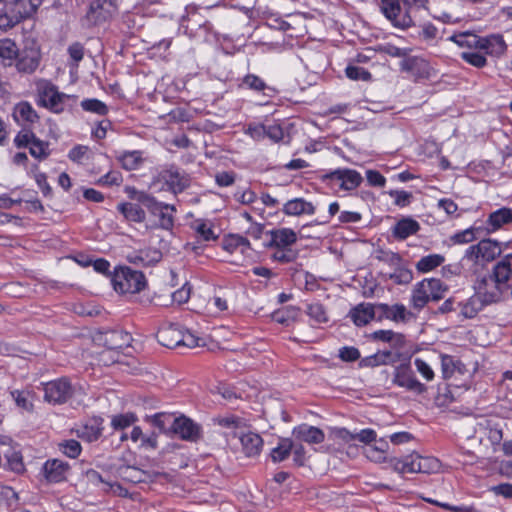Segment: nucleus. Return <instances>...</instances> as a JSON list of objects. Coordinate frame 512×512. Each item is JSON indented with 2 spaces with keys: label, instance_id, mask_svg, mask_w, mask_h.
I'll list each match as a JSON object with an SVG mask.
<instances>
[{
  "label": "nucleus",
  "instance_id": "nucleus-7",
  "mask_svg": "<svg viewBox=\"0 0 512 512\" xmlns=\"http://www.w3.org/2000/svg\"><path fill=\"white\" fill-rule=\"evenodd\" d=\"M115 291L120 293H138L146 286L145 276L142 272L128 267L117 270L112 278Z\"/></svg>",
  "mask_w": 512,
  "mask_h": 512
},
{
  "label": "nucleus",
  "instance_id": "nucleus-10",
  "mask_svg": "<svg viewBox=\"0 0 512 512\" xmlns=\"http://www.w3.org/2000/svg\"><path fill=\"white\" fill-rule=\"evenodd\" d=\"M14 143L18 148H29L30 154L39 160L46 159L49 152V144L35 136L29 129H22L14 138Z\"/></svg>",
  "mask_w": 512,
  "mask_h": 512
},
{
  "label": "nucleus",
  "instance_id": "nucleus-33",
  "mask_svg": "<svg viewBox=\"0 0 512 512\" xmlns=\"http://www.w3.org/2000/svg\"><path fill=\"white\" fill-rule=\"evenodd\" d=\"M441 368L444 379L451 378L455 373L463 375L467 372L466 366L450 355L441 356Z\"/></svg>",
  "mask_w": 512,
  "mask_h": 512
},
{
  "label": "nucleus",
  "instance_id": "nucleus-19",
  "mask_svg": "<svg viewBox=\"0 0 512 512\" xmlns=\"http://www.w3.org/2000/svg\"><path fill=\"white\" fill-rule=\"evenodd\" d=\"M101 341L108 349L117 350L130 346L132 337L123 330H109L102 334Z\"/></svg>",
  "mask_w": 512,
  "mask_h": 512
},
{
  "label": "nucleus",
  "instance_id": "nucleus-23",
  "mask_svg": "<svg viewBox=\"0 0 512 512\" xmlns=\"http://www.w3.org/2000/svg\"><path fill=\"white\" fill-rule=\"evenodd\" d=\"M420 230V224L411 217H403L391 229L392 236L397 240H405Z\"/></svg>",
  "mask_w": 512,
  "mask_h": 512
},
{
  "label": "nucleus",
  "instance_id": "nucleus-9",
  "mask_svg": "<svg viewBox=\"0 0 512 512\" xmlns=\"http://www.w3.org/2000/svg\"><path fill=\"white\" fill-rule=\"evenodd\" d=\"M502 253L501 244L492 239H483L478 244L471 245L464 254V259L473 263L480 260L491 262Z\"/></svg>",
  "mask_w": 512,
  "mask_h": 512
},
{
  "label": "nucleus",
  "instance_id": "nucleus-39",
  "mask_svg": "<svg viewBox=\"0 0 512 512\" xmlns=\"http://www.w3.org/2000/svg\"><path fill=\"white\" fill-rule=\"evenodd\" d=\"M294 443L289 438L280 439L278 445L271 450L270 456L273 462H282L286 460L292 452Z\"/></svg>",
  "mask_w": 512,
  "mask_h": 512
},
{
  "label": "nucleus",
  "instance_id": "nucleus-30",
  "mask_svg": "<svg viewBox=\"0 0 512 512\" xmlns=\"http://www.w3.org/2000/svg\"><path fill=\"white\" fill-rule=\"evenodd\" d=\"M349 316L355 325L364 326L375 317L374 306L371 304H359L350 311Z\"/></svg>",
  "mask_w": 512,
  "mask_h": 512
},
{
  "label": "nucleus",
  "instance_id": "nucleus-50",
  "mask_svg": "<svg viewBox=\"0 0 512 512\" xmlns=\"http://www.w3.org/2000/svg\"><path fill=\"white\" fill-rule=\"evenodd\" d=\"M306 312L317 323H326L328 321L327 313L320 303L309 304Z\"/></svg>",
  "mask_w": 512,
  "mask_h": 512
},
{
  "label": "nucleus",
  "instance_id": "nucleus-5",
  "mask_svg": "<svg viewBox=\"0 0 512 512\" xmlns=\"http://www.w3.org/2000/svg\"><path fill=\"white\" fill-rule=\"evenodd\" d=\"M427 3L428 0H386V19L396 28L407 29L413 25L410 9L426 8Z\"/></svg>",
  "mask_w": 512,
  "mask_h": 512
},
{
  "label": "nucleus",
  "instance_id": "nucleus-48",
  "mask_svg": "<svg viewBox=\"0 0 512 512\" xmlns=\"http://www.w3.org/2000/svg\"><path fill=\"white\" fill-rule=\"evenodd\" d=\"M389 465L394 471L398 473H413L412 455L407 456L404 459H399L396 457L390 458Z\"/></svg>",
  "mask_w": 512,
  "mask_h": 512
},
{
  "label": "nucleus",
  "instance_id": "nucleus-26",
  "mask_svg": "<svg viewBox=\"0 0 512 512\" xmlns=\"http://www.w3.org/2000/svg\"><path fill=\"white\" fill-rule=\"evenodd\" d=\"M390 261L395 264V268L392 272H386V278L398 285L409 284L413 279L412 271L400 265V258L395 254H392Z\"/></svg>",
  "mask_w": 512,
  "mask_h": 512
},
{
  "label": "nucleus",
  "instance_id": "nucleus-60",
  "mask_svg": "<svg viewBox=\"0 0 512 512\" xmlns=\"http://www.w3.org/2000/svg\"><path fill=\"white\" fill-rule=\"evenodd\" d=\"M181 346H186L189 348H194L197 346H201L204 344L202 338L197 337L190 331H183L181 329Z\"/></svg>",
  "mask_w": 512,
  "mask_h": 512
},
{
  "label": "nucleus",
  "instance_id": "nucleus-56",
  "mask_svg": "<svg viewBox=\"0 0 512 512\" xmlns=\"http://www.w3.org/2000/svg\"><path fill=\"white\" fill-rule=\"evenodd\" d=\"M297 258V253L291 248H276L272 259L281 263H290Z\"/></svg>",
  "mask_w": 512,
  "mask_h": 512
},
{
  "label": "nucleus",
  "instance_id": "nucleus-58",
  "mask_svg": "<svg viewBox=\"0 0 512 512\" xmlns=\"http://www.w3.org/2000/svg\"><path fill=\"white\" fill-rule=\"evenodd\" d=\"M68 157L71 161L82 164L89 159V148L83 145L75 146L70 150Z\"/></svg>",
  "mask_w": 512,
  "mask_h": 512
},
{
  "label": "nucleus",
  "instance_id": "nucleus-37",
  "mask_svg": "<svg viewBox=\"0 0 512 512\" xmlns=\"http://www.w3.org/2000/svg\"><path fill=\"white\" fill-rule=\"evenodd\" d=\"M18 48L14 41L5 38L0 40V58L5 66H11L18 55Z\"/></svg>",
  "mask_w": 512,
  "mask_h": 512
},
{
  "label": "nucleus",
  "instance_id": "nucleus-1",
  "mask_svg": "<svg viewBox=\"0 0 512 512\" xmlns=\"http://www.w3.org/2000/svg\"><path fill=\"white\" fill-rule=\"evenodd\" d=\"M395 339V351H386V365L391 363L392 371L389 373L391 382L407 391L416 394H423L427 387L417 380L414 371L410 365V357L405 349V340L402 334H395L386 330V342H392Z\"/></svg>",
  "mask_w": 512,
  "mask_h": 512
},
{
  "label": "nucleus",
  "instance_id": "nucleus-43",
  "mask_svg": "<svg viewBox=\"0 0 512 512\" xmlns=\"http://www.w3.org/2000/svg\"><path fill=\"white\" fill-rule=\"evenodd\" d=\"M118 160L126 170L137 169L143 161L140 151L124 152L118 157Z\"/></svg>",
  "mask_w": 512,
  "mask_h": 512
},
{
  "label": "nucleus",
  "instance_id": "nucleus-18",
  "mask_svg": "<svg viewBox=\"0 0 512 512\" xmlns=\"http://www.w3.org/2000/svg\"><path fill=\"white\" fill-rule=\"evenodd\" d=\"M104 420L102 417H93L89 419L85 424L81 425L76 429V433L79 438L93 442L98 440L103 432Z\"/></svg>",
  "mask_w": 512,
  "mask_h": 512
},
{
  "label": "nucleus",
  "instance_id": "nucleus-17",
  "mask_svg": "<svg viewBox=\"0 0 512 512\" xmlns=\"http://www.w3.org/2000/svg\"><path fill=\"white\" fill-rule=\"evenodd\" d=\"M329 178L337 181L344 190H353L362 182L360 173L352 169H337L330 173Z\"/></svg>",
  "mask_w": 512,
  "mask_h": 512
},
{
  "label": "nucleus",
  "instance_id": "nucleus-20",
  "mask_svg": "<svg viewBox=\"0 0 512 512\" xmlns=\"http://www.w3.org/2000/svg\"><path fill=\"white\" fill-rule=\"evenodd\" d=\"M270 247L290 248L297 241L296 232L290 228H279L269 232Z\"/></svg>",
  "mask_w": 512,
  "mask_h": 512
},
{
  "label": "nucleus",
  "instance_id": "nucleus-41",
  "mask_svg": "<svg viewBox=\"0 0 512 512\" xmlns=\"http://www.w3.org/2000/svg\"><path fill=\"white\" fill-rule=\"evenodd\" d=\"M42 0H8L13 3L15 10L21 17L32 16L40 6Z\"/></svg>",
  "mask_w": 512,
  "mask_h": 512
},
{
  "label": "nucleus",
  "instance_id": "nucleus-51",
  "mask_svg": "<svg viewBox=\"0 0 512 512\" xmlns=\"http://www.w3.org/2000/svg\"><path fill=\"white\" fill-rule=\"evenodd\" d=\"M380 445H377L376 443L372 445H367L364 447V454L366 457L373 461L381 463L384 461V450L382 448L383 443L382 440L379 441Z\"/></svg>",
  "mask_w": 512,
  "mask_h": 512
},
{
  "label": "nucleus",
  "instance_id": "nucleus-16",
  "mask_svg": "<svg viewBox=\"0 0 512 512\" xmlns=\"http://www.w3.org/2000/svg\"><path fill=\"white\" fill-rule=\"evenodd\" d=\"M42 471L48 482L58 483L66 479L69 465L62 460L51 459L45 462Z\"/></svg>",
  "mask_w": 512,
  "mask_h": 512
},
{
  "label": "nucleus",
  "instance_id": "nucleus-3",
  "mask_svg": "<svg viewBox=\"0 0 512 512\" xmlns=\"http://www.w3.org/2000/svg\"><path fill=\"white\" fill-rule=\"evenodd\" d=\"M451 40L461 47L469 48V51L480 50L491 56L503 54L507 47L503 37L500 35L483 38L470 32H462L453 35Z\"/></svg>",
  "mask_w": 512,
  "mask_h": 512
},
{
  "label": "nucleus",
  "instance_id": "nucleus-32",
  "mask_svg": "<svg viewBox=\"0 0 512 512\" xmlns=\"http://www.w3.org/2000/svg\"><path fill=\"white\" fill-rule=\"evenodd\" d=\"M413 473H434L440 468V462L434 457H422L420 455H412Z\"/></svg>",
  "mask_w": 512,
  "mask_h": 512
},
{
  "label": "nucleus",
  "instance_id": "nucleus-54",
  "mask_svg": "<svg viewBox=\"0 0 512 512\" xmlns=\"http://www.w3.org/2000/svg\"><path fill=\"white\" fill-rule=\"evenodd\" d=\"M5 457L7 458L8 468L11 471L16 473L24 471V464L20 452L10 451V453H5Z\"/></svg>",
  "mask_w": 512,
  "mask_h": 512
},
{
  "label": "nucleus",
  "instance_id": "nucleus-14",
  "mask_svg": "<svg viewBox=\"0 0 512 512\" xmlns=\"http://www.w3.org/2000/svg\"><path fill=\"white\" fill-rule=\"evenodd\" d=\"M41 59V53L38 48L30 47L24 48L15 59L16 69L20 73L31 74L39 66Z\"/></svg>",
  "mask_w": 512,
  "mask_h": 512
},
{
  "label": "nucleus",
  "instance_id": "nucleus-25",
  "mask_svg": "<svg viewBox=\"0 0 512 512\" xmlns=\"http://www.w3.org/2000/svg\"><path fill=\"white\" fill-rule=\"evenodd\" d=\"M242 451L247 457H254L260 454L263 446L261 436L254 432H246L239 435Z\"/></svg>",
  "mask_w": 512,
  "mask_h": 512
},
{
  "label": "nucleus",
  "instance_id": "nucleus-63",
  "mask_svg": "<svg viewBox=\"0 0 512 512\" xmlns=\"http://www.w3.org/2000/svg\"><path fill=\"white\" fill-rule=\"evenodd\" d=\"M386 437L389 438L391 444L398 446L402 444H406L411 442L414 439V436L406 431L402 432H391Z\"/></svg>",
  "mask_w": 512,
  "mask_h": 512
},
{
  "label": "nucleus",
  "instance_id": "nucleus-8",
  "mask_svg": "<svg viewBox=\"0 0 512 512\" xmlns=\"http://www.w3.org/2000/svg\"><path fill=\"white\" fill-rule=\"evenodd\" d=\"M38 94V104L51 110L54 113H60L64 110V100L68 96L58 91V88L50 81L40 79L36 82Z\"/></svg>",
  "mask_w": 512,
  "mask_h": 512
},
{
  "label": "nucleus",
  "instance_id": "nucleus-24",
  "mask_svg": "<svg viewBox=\"0 0 512 512\" xmlns=\"http://www.w3.org/2000/svg\"><path fill=\"white\" fill-rule=\"evenodd\" d=\"M293 435L296 439L309 444H319L323 442L325 438L321 429L307 424L295 427L293 429Z\"/></svg>",
  "mask_w": 512,
  "mask_h": 512
},
{
  "label": "nucleus",
  "instance_id": "nucleus-52",
  "mask_svg": "<svg viewBox=\"0 0 512 512\" xmlns=\"http://www.w3.org/2000/svg\"><path fill=\"white\" fill-rule=\"evenodd\" d=\"M346 76L354 81H369L371 74L362 67L355 65H348L345 69Z\"/></svg>",
  "mask_w": 512,
  "mask_h": 512
},
{
  "label": "nucleus",
  "instance_id": "nucleus-42",
  "mask_svg": "<svg viewBox=\"0 0 512 512\" xmlns=\"http://www.w3.org/2000/svg\"><path fill=\"white\" fill-rule=\"evenodd\" d=\"M191 228L195 231L196 235L203 241L216 240L218 236L214 233L212 225L204 220H195L191 224Z\"/></svg>",
  "mask_w": 512,
  "mask_h": 512
},
{
  "label": "nucleus",
  "instance_id": "nucleus-28",
  "mask_svg": "<svg viewBox=\"0 0 512 512\" xmlns=\"http://www.w3.org/2000/svg\"><path fill=\"white\" fill-rule=\"evenodd\" d=\"M415 318L416 315L403 304L386 305V319L397 324H406Z\"/></svg>",
  "mask_w": 512,
  "mask_h": 512
},
{
  "label": "nucleus",
  "instance_id": "nucleus-46",
  "mask_svg": "<svg viewBox=\"0 0 512 512\" xmlns=\"http://www.w3.org/2000/svg\"><path fill=\"white\" fill-rule=\"evenodd\" d=\"M485 55L484 51L480 50L465 51L461 53V58L476 68H482L487 64Z\"/></svg>",
  "mask_w": 512,
  "mask_h": 512
},
{
  "label": "nucleus",
  "instance_id": "nucleus-29",
  "mask_svg": "<svg viewBox=\"0 0 512 512\" xmlns=\"http://www.w3.org/2000/svg\"><path fill=\"white\" fill-rule=\"evenodd\" d=\"M426 287L428 286L425 284V281L422 280L418 282L412 290L410 303L412 308L417 311H421L429 301H432L429 290Z\"/></svg>",
  "mask_w": 512,
  "mask_h": 512
},
{
  "label": "nucleus",
  "instance_id": "nucleus-38",
  "mask_svg": "<svg viewBox=\"0 0 512 512\" xmlns=\"http://www.w3.org/2000/svg\"><path fill=\"white\" fill-rule=\"evenodd\" d=\"M166 183L174 193H180L189 186L190 179L178 171H168Z\"/></svg>",
  "mask_w": 512,
  "mask_h": 512
},
{
  "label": "nucleus",
  "instance_id": "nucleus-6",
  "mask_svg": "<svg viewBox=\"0 0 512 512\" xmlns=\"http://www.w3.org/2000/svg\"><path fill=\"white\" fill-rule=\"evenodd\" d=\"M137 200L148 210V212L158 218L157 226L164 230H171L174 227V214L176 208L173 205L157 201L153 196L141 192Z\"/></svg>",
  "mask_w": 512,
  "mask_h": 512
},
{
  "label": "nucleus",
  "instance_id": "nucleus-15",
  "mask_svg": "<svg viewBox=\"0 0 512 512\" xmlns=\"http://www.w3.org/2000/svg\"><path fill=\"white\" fill-rule=\"evenodd\" d=\"M12 116L14 120L24 127L29 129L39 122V115L32 105L27 101H22L14 106Z\"/></svg>",
  "mask_w": 512,
  "mask_h": 512
},
{
  "label": "nucleus",
  "instance_id": "nucleus-13",
  "mask_svg": "<svg viewBox=\"0 0 512 512\" xmlns=\"http://www.w3.org/2000/svg\"><path fill=\"white\" fill-rule=\"evenodd\" d=\"M475 291L485 303L491 305L501 301L504 288L489 276H484L477 281Z\"/></svg>",
  "mask_w": 512,
  "mask_h": 512
},
{
  "label": "nucleus",
  "instance_id": "nucleus-12",
  "mask_svg": "<svg viewBox=\"0 0 512 512\" xmlns=\"http://www.w3.org/2000/svg\"><path fill=\"white\" fill-rule=\"evenodd\" d=\"M171 432L176 434L180 439L193 443L200 441L203 437L201 425L185 415L176 417L173 420Z\"/></svg>",
  "mask_w": 512,
  "mask_h": 512
},
{
  "label": "nucleus",
  "instance_id": "nucleus-2",
  "mask_svg": "<svg viewBox=\"0 0 512 512\" xmlns=\"http://www.w3.org/2000/svg\"><path fill=\"white\" fill-rule=\"evenodd\" d=\"M409 52L410 49L386 44V54L393 59L388 63L389 68L406 73L414 81L428 79L431 75L429 63L421 57L410 56Z\"/></svg>",
  "mask_w": 512,
  "mask_h": 512
},
{
  "label": "nucleus",
  "instance_id": "nucleus-44",
  "mask_svg": "<svg viewBox=\"0 0 512 512\" xmlns=\"http://www.w3.org/2000/svg\"><path fill=\"white\" fill-rule=\"evenodd\" d=\"M425 284L428 286L430 298L432 301H438L444 297V293L447 290V287L444 286L440 279L430 278L424 279Z\"/></svg>",
  "mask_w": 512,
  "mask_h": 512
},
{
  "label": "nucleus",
  "instance_id": "nucleus-36",
  "mask_svg": "<svg viewBox=\"0 0 512 512\" xmlns=\"http://www.w3.org/2000/svg\"><path fill=\"white\" fill-rule=\"evenodd\" d=\"M300 309L295 306H286L282 309L275 311L272 314V318L275 322L289 326L295 322L299 317Z\"/></svg>",
  "mask_w": 512,
  "mask_h": 512
},
{
  "label": "nucleus",
  "instance_id": "nucleus-45",
  "mask_svg": "<svg viewBox=\"0 0 512 512\" xmlns=\"http://www.w3.org/2000/svg\"><path fill=\"white\" fill-rule=\"evenodd\" d=\"M81 107L84 111L104 116L108 113L107 105L98 99H85L81 101Z\"/></svg>",
  "mask_w": 512,
  "mask_h": 512
},
{
  "label": "nucleus",
  "instance_id": "nucleus-55",
  "mask_svg": "<svg viewBox=\"0 0 512 512\" xmlns=\"http://www.w3.org/2000/svg\"><path fill=\"white\" fill-rule=\"evenodd\" d=\"M388 194L393 203L401 208L408 206L413 198L412 193L403 190H390Z\"/></svg>",
  "mask_w": 512,
  "mask_h": 512
},
{
  "label": "nucleus",
  "instance_id": "nucleus-11",
  "mask_svg": "<svg viewBox=\"0 0 512 512\" xmlns=\"http://www.w3.org/2000/svg\"><path fill=\"white\" fill-rule=\"evenodd\" d=\"M43 390L44 400L51 404L65 403L74 392L70 381L65 377L45 383Z\"/></svg>",
  "mask_w": 512,
  "mask_h": 512
},
{
  "label": "nucleus",
  "instance_id": "nucleus-27",
  "mask_svg": "<svg viewBox=\"0 0 512 512\" xmlns=\"http://www.w3.org/2000/svg\"><path fill=\"white\" fill-rule=\"evenodd\" d=\"M510 258L512 255H506L503 260L498 262L494 267L493 271L490 275H488L491 279H493L496 283L504 288L507 281L510 279L512 274V268L510 263Z\"/></svg>",
  "mask_w": 512,
  "mask_h": 512
},
{
  "label": "nucleus",
  "instance_id": "nucleus-4",
  "mask_svg": "<svg viewBox=\"0 0 512 512\" xmlns=\"http://www.w3.org/2000/svg\"><path fill=\"white\" fill-rule=\"evenodd\" d=\"M211 7H200L194 4L185 7V14L180 18L179 30L190 38L199 36V32L204 30L209 33L212 26L206 17V13L210 11Z\"/></svg>",
  "mask_w": 512,
  "mask_h": 512
},
{
  "label": "nucleus",
  "instance_id": "nucleus-22",
  "mask_svg": "<svg viewBox=\"0 0 512 512\" xmlns=\"http://www.w3.org/2000/svg\"><path fill=\"white\" fill-rule=\"evenodd\" d=\"M157 338L159 343L167 348L181 346V328L174 324L163 326L158 330Z\"/></svg>",
  "mask_w": 512,
  "mask_h": 512
},
{
  "label": "nucleus",
  "instance_id": "nucleus-64",
  "mask_svg": "<svg viewBox=\"0 0 512 512\" xmlns=\"http://www.w3.org/2000/svg\"><path fill=\"white\" fill-rule=\"evenodd\" d=\"M121 476L123 479L128 480L133 483H137L142 481V472L134 467H124L120 469Z\"/></svg>",
  "mask_w": 512,
  "mask_h": 512
},
{
  "label": "nucleus",
  "instance_id": "nucleus-53",
  "mask_svg": "<svg viewBox=\"0 0 512 512\" xmlns=\"http://www.w3.org/2000/svg\"><path fill=\"white\" fill-rule=\"evenodd\" d=\"M249 246V240L241 235H230L224 241V249H226L229 252H233L239 247L249 248Z\"/></svg>",
  "mask_w": 512,
  "mask_h": 512
},
{
  "label": "nucleus",
  "instance_id": "nucleus-59",
  "mask_svg": "<svg viewBox=\"0 0 512 512\" xmlns=\"http://www.w3.org/2000/svg\"><path fill=\"white\" fill-rule=\"evenodd\" d=\"M86 476H87V479L92 482V483H102L105 485V488L104 490L105 491H108V490H113L114 488H116L117 490H119V495L122 494V491H123V488L119 485V484H111L109 482H106L103 480L102 476L95 470H89L87 471L86 473Z\"/></svg>",
  "mask_w": 512,
  "mask_h": 512
},
{
  "label": "nucleus",
  "instance_id": "nucleus-47",
  "mask_svg": "<svg viewBox=\"0 0 512 512\" xmlns=\"http://www.w3.org/2000/svg\"><path fill=\"white\" fill-rule=\"evenodd\" d=\"M137 421L134 413L128 412L125 414L114 415L111 419V426L115 430H123Z\"/></svg>",
  "mask_w": 512,
  "mask_h": 512
},
{
  "label": "nucleus",
  "instance_id": "nucleus-61",
  "mask_svg": "<svg viewBox=\"0 0 512 512\" xmlns=\"http://www.w3.org/2000/svg\"><path fill=\"white\" fill-rule=\"evenodd\" d=\"M62 452L70 458H76L81 453V445L76 440H67L61 444Z\"/></svg>",
  "mask_w": 512,
  "mask_h": 512
},
{
  "label": "nucleus",
  "instance_id": "nucleus-35",
  "mask_svg": "<svg viewBox=\"0 0 512 512\" xmlns=\"http://www.w3.org/2000/svg\"><path fill=\"white\" fill-rule=\"evenodd\" d=\"M487 223L493 230H497L506 224L512 223V209L503 207L492 212L488 217Z\"/></svg>",
  "mask_w": 512,
  "mask_h": 512
},
{
  "label": "nucleus",
  "instance_id": "nucleus-49",
  "mask_svg": "<svg viewBox=\"0 0 512 512\" xmlns=\"http://www.w3.org/2000/svg\"><path fill=\"white\" fill-rule=\"evenodd\" d=\"M174 417L171 414L166 413H157L152 417V423L154 426L159 428V430L163 433H167L171 431V426L173 424Z\"/></svg>",
  "mask_w": 512,
  "mask_h": 512
},
{
  "label": "nucleus",
  "instance_id": "nucleus-62",
  "mask_svg": "<svg viewBox=\"0 0 512 512\" xmlns=\"http://www.w3.org/2000/svg\"><path fill=\"white\" fill-rule=\"evenodd\" d=\"M414 364L417 371L426 381H432L434 379V371L428 363L420 358H416Z\"/></svg>",
  "mask_w": 512,
  "mask_h": 512
},
{
  "label": "nucleus",
  "instance_id": "nucleus-57",
  "mask_svg": "<svg viewBox=\"0 0 512 512\" xmlns=\"http://www.w3.org/2000/svg\"><path fill=\"white\" fill-rule=\"evenodd\" d=\"M11 396L16 402L17 406L24 410H31L33 405L29 399L30 393L28 391L14 390L11 392Z\"/></svg>",
  "mask_w": 512,
  "mask_h": 512
},
{
  "label": "nucleus",
  "instance_id": "nucleus-40",
  "mask_svg": "<svg viewBox=\"0 0 512 512\" xmlns=\"http://www.w3.org/2000/svg\"><path fill=\"white\" fill-rule=\"evenodd\" d=\"M445 261L444 256L440 254H430L427 256L422 257L417 263H416V269L418 272L421 273H427L438 266L442 265Z\"/></svg>",
  "mask_w": 512,
  "mask_h": 512
},
{
  "label": "nucleus",
  "instance_id": "nucleus-21",
  "mask_svg": "<svg viewBox=\"0 0 512 512\" xmlns=\"http://www.w3.org/2000/svg\"><path fill=\"white\" fill-rule=\"evenodd\" d=\"M315 211V206L304 198L288 200L282 208V212L288 216L313 215Z\"/></svg>",
  "mask_w": 512,
  "mask_h": 512
},
{
  "label": "nucleus",
  "instance_id": "nucleus-31",
  "mask_svg": "<svg viewBox=\"0 0 512 512\" xmlns=\"http://www.w3.org/2000/svg\"><path fill=\"white\" fill-rule=\"evenodd\" d=\"M117 210L124 216L127 221L142 223L146 218L144 209L136 203H120L117 206Z\"/></svg>",
  "mask_w": 512,
  "mask_h": 512
},
{
  "label": "nucleus",
  "instance_id": "nucleus-34",
  "mask_svg": "<svg viewBox=\"0 0 512 512\" xmlns=\"http://www.w3.org/2000/svg\"><path fill=\"white\" fill-rule=\"evenodd\" d=\"M488 306L480 295L475 291L467 301L461 304V314L465 318H474L484 307Z\"/></svg>",
  "mask_w": 512,
  "mask_h": 512
}]
</instances>
